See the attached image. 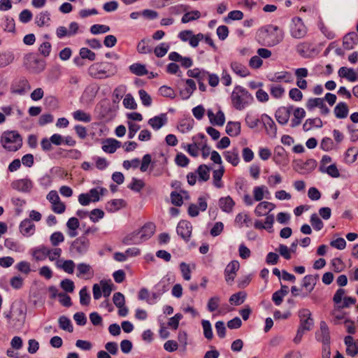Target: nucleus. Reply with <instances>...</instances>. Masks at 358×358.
I'll return each instance as SVG.
<instances>
[{
  "label": "nucleus",
  "mask_w": 358,
  "mask_h": 358,
  "mask_svg": "<svg viewBox=\"0 0 358 358\" xmlns=\"http://www.w3.org/2000/svg\"><path fill=\"white\" fill-rule=\"evenodd\" d=\"M89 246L90 241L86 236L83 235L73 241L70 247V250L73 253L83 255L87 251Z\"/></svg>",
  "instance_id": "8"
},
{
  "label": "nucleus",
  "mask_w": 358,
  "mask_h": 358,
  "mask_svg": "<svg viewBox=\"0 0 358 358\" xmlns=\"http://www.w3.org/2000/svg\"><path fill=\"white\" fill-rule=\"evenodd\" d=\"M144 186L145 183L143 180L133 178L131 183L128 186V187L133 191L139 192Z\"/></svg>",
  "instance_id": "59"
},
{
  "label": "nucleus",
  "mask_w": 358,
  "mask_h": 358,
  "mask_svg": "<svg viewBox=\"0 0 358 358\" xmlns=\"http://www.w3.org/2000/svg\"><path fill=\"white\" fill-rule=\"evenodd\" d=\"M50 241L52 246H57L60 243L64 242V236L60 231L54 232L50 237Z\"/></svg>",
  "instance_id": "48"
},
{
  "label": "nucleus",
  "mask_w": 358,
  "mask_h": 358,
  "mask_svg": "<svg viewBox=\"0 0 358 358\" xmlns=\"http://www.w3.org/2000/svg\"><path fill=\"white\" fill-rule=\"evenodd\" d=\"M123 105L125 108L134 110L137 108V104L131 94H126L124 100Z\"/></svg>",
  "instance_id": "49"
},
{
  "label": "nucleus",
  "mask_w": 358,
  "mask_h": 358,
  "mask_svg": "<svg viewBox=\"0 0 358 358\" xmlns=\"http://www.w3.org/2000/svg\"><path fill=\"white\" fill-rule=\"evenodd\" d=\"M233 71L241 77H246L250 74L248 69L241 63L234 62L231 64Z\"/></svg>",
  "instance_id": "27"
},
{
  "label": "nucleus",
  "mask_w": 358,
  "mask_h": 358,
  "mask_svg": "<svg viewBox=\"0 0 358 358\" xmlns=\"http://www.w3.org/2000/svg\"><path fill=\"white\" fill-rule=\"evenodd\" d=\"M291 36L294 38H303L307 34V28L301 18L295 17L292 19V25L290 28Z\"/></svg>",
  "instance_id": "7"
},
{
  "label": "nucleus",
  "mask_w": 358,
  "mask_h": 358,
  "mask_svg": "<svg viewBox=\"0 0 358 358\" xmlns=\"http://www.w3.org/2000/svg\"><path fill=\"white\" fill-rule=\"evenodd\" d=\"M24 64L27 69L34 73H40L45 69L44 61L38 58L34 53L27 54L24 57Z\"/></svg>",
  "instance_id": "6"
},
{
  "label": "nucleus",
  "mask_w": 358,
  "mask_h": 358,
  "mask_svg": "<svg viewBox=\"0 0 358 358\" xmlns=\"http://www.w3.org/2000/svg\"><path fill=\"white\" fill-rule=\"evenodd\" d=\"M59 327L63 330L67 331L70 333L73 331L71 320L65 316H61L59 317Z\"/></svg>",
  "instance_id": "42"
},
{
  "label": "nucleus",
  "mask_w": 358,
  "mask_h": 358,
  "mask_svg": "<svg viewBox=\"0 0 358 358\" xmlns=\"http://www.w3.org/2000/svg\"><path fill=\"white\" fill-rule=\"evenodd\" d=\"M78 277L87 276V278L90 279L94 275V271L90 265L81 263L77 266Z\"/></svg>",
  "instance_id": "23"
},
{
  "label": "nucleus",
  "mask_w": 358,
  "mask_h": 358,
  "mask_svg": "<svg viewBox=\"0 0 358 358\" xmlns=\"http://www.w3.org/2000/svg\"><path fill=\"white\" fill-rule=\"evenodd\" d=\"M167 122L166 115L162 113L160 115L155 116L148 120V124L155 130L159 129Z\"/></svg>",
  "instance_id": "21"
},
{
  "label": "nucleus",
  "mask_w": 358,
  "mask_h": 358,
  "mask_svg": "<svg viewBox=\"0 0 358 358\" xmlns=\"http://www.w3.org/2000/svg\"><path fill=\"white\" fill-rule=\"evenodd\" d=\"M294 118L291 121V127H295L301 123L302 119L306 116V111L302 108H296L294 109Z\"/></svg>",
  "instance_id": "29"
},
{
  "label": "nucleus",
  "mask_w": 358,
  "mask_h": 358,
  "mask_svg": "<svg viewBox=\"0 0 358 358\" xmlns=\"http://www.w3.org/2000/svg\"><path fill=\"white\" fill-rule=\"evenodd\" d=\"M266 187L264 185L257 186L254 188L253 194L254 199L257 201H260L264 198V192Z\"/></svg>",
  "instance_id": "63"
},
{
  "label": "nucleus",
  "mask_w": 358,
  "mask_h": 358,
  "mask_svg": "<svg viewBox=\"0 0 358 358\" xmlns=\"http://www.w3.org/2000/svg\"><path fill=\"white\" fill-rule=\"evenodd\" d=\"M50 13L48 11H44L41 13L36 17V23L39 27H43L44 25H47L50 21Z\"/></svg>",
  "instance_id": "40"
},
{
  "label": "nucleus",
  "mask_w": 358,
  "mask_h": 358,
  "mask_svg": "<svg viewBox=\"0 0 358 358\" xmlns=\"http://www.w3.org/2000/svg\"><path fill=\"white\" fill-rule=\"evenodd\" d=\"M300 317V325L294 338L295 343H299L306 331H310L313 326V319L311 317V313L308 309L303 308L299 313Z\"/></svg>",
  "instance_id": "4"
},
{
  "label": "nucleus",
  "mask_w": 358,
  "mask_h": 358,
  "mask_svg": "<svg viewBox=\"0 0 358 358\" xmlns=\"http://www.w3.org/2000/svg\"><path fill=\"white\" fill-rule=\"evenodd\" d=\"M261 121L264 124L267 134L272 137H275L277 133V127L274 121L266 114L262 115Z\"/></svg>",
  "instance_id": "14"
},
{
  "label": "nucleus",
  "mask_w": 358,
  "mask_h": 358,
  "mask_svg": "<svg viewBox=\"0 0 358 358\" xmlns=\"http://www.w3.org/2000/svg\"><path fill=\"white\" fill-rule=\"evenodd\" d=\"M338 73L341 78H345L350 82L358 80L357 73L353 69L343 66L340 68Z\"/></svg>",
  "instance_id": "19"
},
{
  "label": "nucleus",
  "mask_w": 358,
  "mask_h": 358,
  "mask_svg": "<svg viewBox=\"0 0 358 358\" xmlns=\"http://www.w3.org/2000/svg\"><path fill=\"white\" fill-rule=\"evenodd\" d=\"M155 229L156 227L155 224L152 222H148L144 224L138 231V234H140L141 238L145 241L152 237L155 231Z\"/></svg>",
  "instance_id": "16"
},
{
  "label": "nucleus",
  "mask_w": 358,
  "mask_h": 358,
  "mask_svg": "<svg viewBox=\"0 0 358 358\" xmlns=\"http://www.w3.org/2000/svg\"><path fill=\"white\" fill-rule=\"evenodd\" d=\"M224 156L225 159L234 166H237L239 163L238 152L236 149H234L231 151L225 152L224 153Z\"/></svg>",
  "instance_id": "33"
},
{
  "label": "nucleus",
  "mask_w": 358,
  "mask_h": 358,
  "mask_svg": "<svg viewBox=\"0 0 358 358\" xmlns=\"http://www.w3.org/2000/svg\"><path fill=\"white\" fill-rule=\"evenodd\" d=\"M101 289L103 294L105 297H108L111 294V292L114 289V285L110 281L106 282L104 280L101 281Z\"/></svg>",
  "instance_id": "52"
},
{
  "label": "nucleus",
  "mask_w": 358,
  "mask_h": 358,
  "mask_svg": "<svg viewBox=\"0 0 358 358\" xmlns=\"http://www.w3.org/2000/svg\"><path fill=\"white\" fill-rule=\"evenodd\" d=\"M200 15H201L200 12L198 10L189 12V13H185L182 16L181 21L182 23H187L190 21H192V20L199 18Z\"/></svg>",
  "instance_id": "53"
},
{
  "label": "nucleus",
  "mask_w": 358,
  "mask_h": 358,
  "mask_svg": "<svg viewBox=\"0 0 358 358\" xmlns=\"http://www.w3.org/2000/svg\"><path fill=\"white\" fill-rule=\"evenodd\" d=\"M252 100V96L247 90L241 86L234 87L231 93V102L236 109H244Z\"/></svg>",
  "instance_id": "2"
},
{
  "label": "nucleus",
  "mask_w": 358,
  "mask_h": 358,
  "mask_svg": "<svg viewBox=\"0 0 358 358\" xmlns=\"http://www.w3.org/2000/svg\"><path fill=\"white\" fill-rule=\"evenodd\" d=\"M313 127L320 128L322 127V121L320 117H315L313 119H308L306 120L303 125L304 131H309Z\"/></svg>",
  "instance_id": "34"
},
{
  "label": "nucleus",
  "mask_w": 358,
  "mask_h": 358,
  "mask_svg": "<svg viewBox=\"0 0 358 358\" xmlns=\"http://www.w3.org/2000/svg\"><path fill=\"white\" fill-rule=\"evenodd\" d=\"M210 168L206 164L200 165L197 169V173L199 175V180L207 181L210 178Z\"/></svg>",
  "instance_id": "38"
},
{
  "label": "nucleus",
  "mask_w": 358,
  "mask_h": 358,
  "mask_svg": "<svg viewBox=\"0 0 358 358\" xmlns=\"http://www.w3.org/2000/svg\"><path fill=\"white\" fill-rule=\"evenodd\" d=\"M138 94L140 96V99L142 101V103L145 106H150L152 103V99L151 96L146 92L144 90H140L138 91Z\"/></svg>",
  "instance_id": "64"
},
{
  "label": "nucleus",
  "mask_w": 358,
  "mask_h": 358,
  "mask_svg": "<svg viewBox=\"0 0 358 358\" xmlns=\"http://www.w3.org/2000/svg\"><path fill=\"white\" fill-rule=\"evenodd\" d=\"M120 145L121 143L115 139H108L103 145L102 149L107 153H114Z\"/></svg>",
  "instance_id": "28"
},
{
  "label": "nucleus",
  "mask_w": 358,
  "mask_h": 358,
  "mask_svg": "<svg viewBox=\"0 0 358 358\" xmlns=\"http://www.w3.org/2000/svg\"><path fill=\"white\" fill-rule=\"evenodd\" d=\"M226 132L231 136H236L241 132V124L239 122H229L226 127Z\"/></svg>",
  "instance_id": "31"
},
{
  "label": "nucleus",
  "mask_w": 358,
  "mask_h": 358,
  "mask_svg": "<svg viewBox=\"0 0 358 358\" xmlns=\"http://www.w3.org/2000/svg\"><path fill=\"white\" fill-rule=\"evenodd\" d=\"M129 70L132 73L138 76H145L148 73L145 65L138 63L131 64L129 66Z\"/></svg>",
  "instance_id": "37"
},
{
  "label": "nucleus",
  "mask_w": 358,
  "mask_h": 358,
  "mask_svg": "<svg viewBox=\"0 0 358 358\" xmlns=\"http://www.w3.org/2000/svg\"><path fill=\"white\" fill-rule=\"evenodd\" d=\"M148 41H146L145 39H142L138 42L137 45V51L140 54H147L152 52V48L148 45Z\"/></svg>",
  "instance_id": "44"
},
{
  "label": "nucleus",
  "mask_w": 358,
  "mask_h": 358,
  "mask_svg": "<svg viewBox=\"0 0 358 358\" xmlns=\"http://www.w3.org/2000/svg\"><path fill=\"white\" fill-rule=\"evenodd\" d=\"M143 242H144V241L143 238H141V236H140V234H138V231H135L128 234L123 239V243L126 245H138L142 243Z\"/></svg>",
  "instance_id": "25"
},
{
  "label": "nucleus",
  "mask_w": 358,
  "mask_h": 358,
  "mask_svg": "<svg viewBox=\"0 0 358 358\" xmlns=\"http://www.w3.org/2000/svg\"><path fill=\"white\" fill-rule=\"evenodd\" d=\"M201 324L203 329L204 336L207 339L211 340L213 337V334L210 322L208 320H203Z\"/></svg>",
  "instance_id": "54"
},
{
  "label": "nucleus",
  "mask_w": 358,
  "mask_h": 358,
  "mask_svg": "<svg viewBox=\"0 0 358 358\" xmlns=\"http://www.w3.org/2000/svg\"><path fill=\"white\" fill-rule=\"evenodd\" d=\"M11 187L16 190L27 192L32 188V182L29 179L16 180L11 183Z\"/></svg>",
  "instance_id": "15"
},
{
  "label": "nucleus",
  "mask_w": 358,
  "mask_h": 358,
  "mask_svg": "<svg viewBox=\"0 0 358 358\" xmlns=\"http://www.w3.org/2000/svg\"><path fill=\"white\" fill-rule=\"evenodd\" d=\"M239 263L238 261H231L224 270L225 280L228 284H231L234 281L236 272L239 268Z\"/></svg>",
  "instance_id": "12"
},
{
  "label": "nucleus",
  "mask_w": 358,
  "mask_h": 358,
  "mask_svg": "<svg viewBox=\"0 0 358 358\" xmlns=\"http://www.w3.org/2000/svg\"><path fill=\"white\" fill-rule=\"evenodd\" d=\"M31 89V85L27 79L22 78L15 81L11 87V92L14 94H23Z\"/></svg>",
  "instance_id": "11"
},
{
  "label": "nucleus",
  "mask_w": 358,
  "mask_h": 358,
  "mask_svg": "<svg viewBox=\"0 0 358 358\" xmlns=\"http://www.w3.org/2000/svg\"><path fill=\"white\" fill-rule=\"evenodd\" d=\"M283 31L277 26L268 25L259 29L257 38L262 45L274 46L283 39Z\"/></svg>",
  "instance_id": "1"
},
{
  "label": "nucleus",
  "mask_w": 358,
  "mask_h": 358,
  "mask_svg": "<svg viewBox=\"0 0 358 358\" xmlns=\"http://www.w3.org/2000/svg\"><path fill=\"white\" fill-rule=\"evenodd\" d=\"M315 338L317 341L324 344H330V332L327 323L322 321L320 323V329L315 333Z\"/></svg>",
  "instance_id": "10"
},
{
  "label": "nucleus",
  "mask_w": 358,
  "mask_h": 358,
  "mask_svg": "<svg viewBox=\"0 0 358 358\" xmlns=\"http://www.w3.org/2000/svg\"><path fill=\"white\" fill-rule=\"evenodd\" d=\"M193 143L196 145L199 150L201 148L205 147L207 145L206 136L203 134H199L196 136L193 137Z\"/></svg>",
  "instance_id": "51"
},
{
  "label": "nucleus",
  "mask_w": 358,
  "mask_h": 358,
  "mask_svg": "<svg viewBox=\"0 0 358 358\" xmlns=\"http://www.w3.org/2000/svg\"><path fill=\"white\" fill-rule=\"evenodd\" d=\"M126 92V87L120 85L117 87L113 92V101L114 103L118 102L124 94Z\"/></svg>",
  "instance_id": "46"
},
{
  "label": "nucleus",
  "mask_w": 358,
  "mask_h": 358,
  "mask_svg": "<svg viewBox=\"0 0 358 358\" xmlns=\"http://www.w3.org/2000/svg\"><path fill=\"white\" fill-rule=\"evenodd\" d=\"M316 280L317 276L313 275H307L303 279L302 286L310 293L313 290L316 284Z\"/></svg>",
  "instance_id": "30"
},
{
  "label": "nucleus",
  "mask_w": 358,
  "mask_h": 358,
  "mask_svg": "<svg viewBox=\"0 0 358 358\" xmlns=\"http://www.w3.org/2000/svg\"><path fill=\"white\" fill-rule=\"evenodd\" d=\"M292 109H293L292 106H289V107L283 106V107L279 108L276 110V112L275 113V118L279 124H285L287 123Z\"/></svg>",
  "instance_id": "13"
},
{
  "label": "nucleus",
  "mask_w": 358,
  "mask_h": 358,
  "mask_svg": "<svg viewBox=\"0 0 358 358\" xmlns=\"http://www.w3.org/2000/svg\"><path fill=\"white\" fill-rule=\"evenodd\" d=\"M169 49V45L162 43L155 48L154 53L157 57H162L167 53Z\"/></svg>",
  "instance_id": "47"
},
{
  "label": "nucleus",
  "mask_w": 358,
  "mask_h": 358,
  "mask_svg": "<svg viewBox=\"0 0 358 358\" xmlns=\"http://www.w3.org/2000/svg\"><path fill=\"white\" fill-rule=\"evenodd\" d=\"M73 118L77 121L90 122L92 120L91 115L83 110H78L73 113Z\"/></svg>",
  "instance_id": "39"
},
{
  "label": "nucleus",
  "mask_w": 358,
  "mask_h": 358,
  "mask_svg": "<svg viewBox=\"0 0 358 358\" xmlns=\"http://www.w3.org/2000/svg\"><path fill=\"white\" fill-rule=\"evenodd\" d=\"M110 30V27L104 24H94L90 28V31L93 34L106 33Z\"/></svg>",
  "instance_id": "55"
},
{
  "label": "nucleus",
  "mask_w": 358,
  "mask_h": 358,
  "mask_svg": "<svg viewBox=\"0 0 358 358\" xmlns=\"http://www.w3.org/2000/svg\"><path fill=\"white\" fill-rule=\"evenodd\" d=\"M310 223L315 230H320L323 228L324 224L317 214L314 213L310 217Z\"/></svg>",
  "instance_id": "61"
},
{
  "label": "nucleus",
  "mask_w": 358,
  "mask_h": 358,
  "mask_svg": "<svg viewBox=\"0 0 358 358\" xmlns=\"http://www.w3.org/2000/svg\"><path fill=\"white\" fill-rule=\"evenodd\" d=\"M125 206V201L123 199H113L108 202L106 209L110 212L118 210Z\"/></svg>",
  "instance_id": "36"
},
{
  "label": "nucleus",
  "mask_w": 358,
  "mask_h": 358,
  "mask_svg": "<svg viewBox=\"0 0 358 358\" xmlns=\"http://www.w3.org/2000/svg\"><path fill=\"white\" fill-rule=\"evenodd\" d=\"M90 74L96 79H103L110 77L117 71L116 67L112 64H95L90 67Z\"/></svg>",
  "instance_id": "5"
},
{
  "label": "nucleus",
  "mask_w": 358,
  "mask_h": 358,
  "mask_svg": "<svg viewBox=\"0 0 358 358\" xmlns=\"http://www.w3.org/2000/svg\"><path fill=\"white\" fill-rule=\"evenodd\" d=\"M176 231L185 242H188L191 238L192 225L187 220H180L177 225Z\"/></svg>",
  "instance_id": "9"
},
{
  "label": "nucleus",
  "mask_w": 358,
  "mask_h": 358,
  "mask_svg": "<svg viewBox=\"0 0 358 358\" xmlns=\"http://www.w3.org/2000/svg\"><path fill=\"white\" fill-rule=\"evenodd\" d=\"M20 230L24 236H29L34 234L35 225L31 220L25 219L20 223Z\"/></svg>",
  "instance_id": "24"
},
{
  "label": "nucleus",
  "mask_w": 358,
  "mask_h": 358,
  "mask_svg": "<svg viewBox=\"0 0 358 358\" xmlns=\"http://www.w3.org/2000/svg\"><path fill=\"white\" fill-rule=\"evenodd\" d=\"M334 147V143L333 140L331 138L325 137L324 138L320 143V148L324 151H330L333 150Z\"/></svg>",
  "instance_id": "56"
},
{
  "label": "nucleus",
  "mask_w": 358,
  "mask_h": 358,
  "mask_svg": "<svg viewBox=\"0 0 358 358\" xmlns=\"http://www.w3.org/2000/svg\"><path fill=\"white\" fill-rule=\"evenodd\" d=\"M242 292H238L236 294H232L229 298V303L231 305L238 306L243 303L244 301V295H242Z\"/></svg>",
  "instance_id": "62"
},
{
  "label": "nucleus",
  "mask_w": 358,
  "mask_h": 358,
  "mask_svg": "<svg viewBox=\"0 0 358 358\" xmlns=\"http://www.w3.org/2000/svg\"><path fill=\"white\" fill-rule=\"evenodd\" d=\"M357 155L358 150L356 148H350L346 152L345 159L348 162L353 163L356 161Z\"/></svg>",
  "instance_id": "57"
},
{
  "label": "nucleus",
  "mask_w": 358,
  "mask_h": 358,
  "mask_svg": "<svg viewBox=\"0 0 358 358\" xmlns=\"http://www.w3.org/2000/svg\"><path fill=\"white\" fill-rule=\"evenodd\" d=\"M224 173V169L223 166H221L219 169L215 170L213 173V185L217 187H222L223 185L222 182V178Z\"/></svg>",
  "instance_id": "35"
},
{
  "label": "nucleus",
  "mask_w": 358,
  "mask_h": 358,
  "mask_svg": "<svg viewBox=\"0 0 358 358\" xmlns=\"http://www.w3.org/2000/svg\"><path fill=\"white\" fill-rule=\"evenodd\" d=\"M275 208V205L268 201L260 202L255 210V213L257 216L266 215L268 212L271 211Z\"/></svg>",
  "instance_id": "18"
},
{
  "label": "nucleus",
  "mask_w": 358,
  "mask_h": 358,
  "mask_svg": "<svg viewBox=\"0 0 358 358\" xmlns=\"http://www.w3.org/2000/svg\"><path fill=\"white\" fill-rule=\"evenodd\" d=\"M235 202L229 196L221 197L219 200V206L222 211L229 213L233 210Z\"/></svg>",
  "instance_id": "20"
},
{
  "label": "nucleus",
  "mask_w": 358,
  "mask_h": 358,
  "mask_svg": "<svg viewBox=\"0 0 358 358\" xmlns=\"http://www.w3.org/2000/svg\"><path fill=\"white\" fill-rule=\"evenodd\" d=\"M1 143L5 149L15 152L22 147V138L15 131H6L1 135Z\"/></svg>",
  "instance_id": "3"
},
{
  "label": "nucleus",
  "mask_w": 358,
  "mask_h": 358,
  "mask_svg": "<svg viewBox=\"0 0 358 358\" xmlns=\"http://www.w3.org/2000/svg\"><path fill=\"white\" fill-rule=\"evenodd\" d=\"M80 302L83 306H87L90 301V295L86 287L82 288L79 292Z\"/></svg>",
  "instance_id": "50"
},
{
  "label": "nucleus",
  "mask_w": 358,
  "mask_h": 358,
  "mask_svg": "<svg viewBox=\"0 0 358 358\" xmlns=\"http://www.w3.org/2000/svg\"><path fill=\"white\" fill-rule=\"evenodd\" d=\"M235 222L241 227L243 224L249 227L252 223V220L248 214L241 213L236 216Z\"/></svg>",
  "instance_id": "41"
},
{
  "label": "nucleus",
  "mask_w": 358,
  "mask_h": 358,
  "mask_svg": "<svg viewBox=\"0 0 358 358\" xmlns=\"http://www.w3.org/2000/svg\"><path fill=\"white\" fill-rule=\"evenodd\" d=\"M186 87L180 90V94L182 99H187L192 94V93L196 90V83L192 79H187L185 81Z\"/></svg>",
  "instance_id": "22"
},
{
  "label": "nucleus",
  "mask_w": 358,
  "mask_h": 358,
  "mask_svg": "<svg viewBox=\"0 0 358 358\" xmlns=\"http://www.w3.org/2000/svg\"><path fill=\"white\" fill-rule=\"evenodd\" d=\"M324 99L322 98H311L306 103V108L308 110H313L315 107L322 106Z\"/></svg>",
  "instance_id": "45"
},
{
  "label": "nucleus",
  "mask_w": 358,
  "mask_h": 358,
  "mask_svg": "<svg viewBox=\"0 0 358 358\" xmlns=\"http://www.w3.org/2000/svg\"><path fill=\"white\" fill-rule=\"evenodd\" d=\"M80 55L83 59H88L90 61H94L96 58L95 53L87 48H82L80 50Z\"/></svg>",
  "instance_id": "60"
},
{
  "label": "nucleus",
  "mask_w": 358,
  "mask_h": 358,
  "mask_svg": "<svg viewBox=\"0 0 358 358\" xmlns=\"http://www.w3.org/2000/svg\"><path fill=\"white\" fill-rule=\"evenodd\" d=\"M49 248L45 246H40L33 252V256L37 261H41L48 257Z\"/></svg>",
  "instance_id": "32"
},
{
  "label": "nucleus",
  "mask_w": 358,
  "mask_h": 358,
  "mask_svg": "<svg viewBox=\"0 0 358 358\" xmlns=\"http://www.w3.org/2000/svg\"><path fill=\"white\" fill-rule=\"evenodd\" d=\"M334 112L337 118L343 119L348 116L349 108L346 103L340 102L334 108Z\"/></svg>",
  "instance_id": "26"
},
{
  "label": "nucleus",
  "mask_w": 358,
  "mask_h": 358,
  "mask_svg": "<svg viewBox=\"0 0 358 358\" xmlns=\"http://www.w3.org/2000/svg\"><path fill=\"white\" fill-rule=\"evenodd\" d=\"M175 162L176 164L181 167L187 166L189 163V159L182 152L178 153Z\"/></svg>",
  "instance_id": "58"
},
{
  "label": "nucleus",
  "mask_w": 358,
  "mask_h": 358,
  "mask_svg": "<svg viewBox=\"0 0 358 358\" xmlns=\"http://www.w3.org/2000/svg\"><path fill=\"white\" fill-rule=\"evenodd\" d=\"M358 43V36L355 32L348 33L343 37V45L346 50L354 48Z\"/></svg>",
  "instance_id": "17"
},
{
  "label": "nucleus",
  "mask_w": 358,
  "mask_h": 358,
  "mask_svg": "<svg viewBox=\"0 0 358 358\" xmlns=\"http://www.w3.org/2000/svg\"><path fill=\"white\" fill-rule=\"evenodd\" d=\"M311 44L309 42L300 43L296 45V52L302 57L308 55L310 50Z\"/></svg>",
  "instance_id": "43"
}]
</instances>
